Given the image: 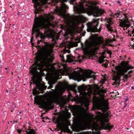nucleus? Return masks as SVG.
Returning a JSON list of instances; mask_svg holds the SVG:
<instances>
[{
	"instance_id": "nucleus-1",
	"label": "nucleus",
	"mask_w": 134,
	"mask_h": 134,
	"mask_svg": "<svg viewBox=\"0 0 134 134\" xmlns=\"http://www.w3.org/2000/svg\"><path fill=\"white\" fill-rule=\"evenodd\" d=\"M44 43L46 50L42 58H37L34 63L32 64L31 66V69L30 70V72L34 77L36 76L37 73H39L37 71V70H40L45 67H47L50 63L53 62L54 59L52 57L49 58L51 52L50 50L48 49L49 48L50 50H53V47L54 46V44L49 43L45 42Z\"/></svg>"
},
{
	"instance_id": "nucleus-2",
	"label": "nucleus",
	"mask_w": 134,
	"mask_h": 134,
	"mask_svg": "<svg viewBox=\"0 0 134 134\" xmlns=\"http://www.w3.org/2000/svg\"><path fill=\"white\" fill-rule=\"evenodd\" d=\"M55 17H35L34 19V24L32 28V35L36 33V38L40 36V29L42 30L46 28L47 25L50 22L49 19L53 20Z\"/></svg>"
},
{
	"instance_id": "nucleus-3",
	"label": "nucleus",
	"mask_w": 134,
	"mask_h": 134,
	"mask_svg": "<svg viewBox=\"0 0 134 134\" xmlns=\"http://www.w3.org/2000/svg\"><path fill=\"white\" fill-rule=\"evenodd\" d=\"M96 38L94 36L92 37L93 41L91 42L86 40L84 44L81 42V49L85 53L91 55L95 54L99 48L97 46L99 44V42L96 40Z\"/></svg>"
},
{
	"instance_id": "nucleus-4",
	"label": "nucleus",
	"mask_w": 134,
	"mask_h": 134,
	"mask_svg": "<svg viewBox=\"0 0 134 134\" xmlns=\"http://www.w3.org/2000/svg\"><path fill=\"white\" fill-rule=\"evenodd\" d=\"M98 113L101 115L98 118V120L101 124L102 129L105 130H108L109 131L114 127L113 125H110L109 123L106 124L109 121V117L100 111H98Z\"/></svg>"
},
{
	"instance_id": "nucleus-5",
	"label": "nucleus",
	"mask_w": 134,
	"mask_h": 134,
	"mask_svg": "<svg viewBox=\"0 0 134 134\" xmlns=\"http://www.w3.org/2000/svg\"><path fill=\"white\" fill-rule=\"evenodd\" d=\"M99 19H93V21L91 22H88L86 25L88 28L87 31L88 32H100L101 29L99 28L98 29L97 27L99 24Z\"/></svg>"
},
{
	"instance_id": "nucleus-6",
	"label": "nucleus",
	"mask_w": 134,
	"mask_h": 134,
	"mask_svg": "<svg viewBox=\"0 0 134 134\" xmlns=\"http://www.w3.org/2000/svg\"><path fill=\"white\" fill-rule=\"evenodd\" d=\"M87 14L90 16L93 15V17L104 16L106 13L103 9L93 7L89 9L87 12Z\"/></svg>"
},
{
	"instance_id": "nucleus-7",
	"label": "nucleus",
	"mask_w": 134,
	"mask_h": 134,
	"mask_svg": "<svg viewBox=\"0 0 134 134\" xmlns=\"http://www.w3.org/2000/svg\"><path fill=\"white\" fill-rule=\"evenodd\" d=\"M42 0H32V2L34 3L36 9L34 11L35 14V17H48L44 16L43 14L44 13L43 9L41 8L40 6V3L38 1L41 2ZM49 17H53L49 16Z\"/></svg>"
},
{
	"instance_id": "nucleus-8",
	"label": "nucleus",
	"mask_w": 134,
	"mask_h": 134,
	"mask_svg": "<svg viewBox=\"0 0 134 134\" xmlns=\"http://www.w3.org/2000/svg\"><path fill=\"white\" fill-rule=\"evenodd\" d=\"M57 14L60 17H85L83 15H74L73 16L70 15L69 14L67 15L66 12L62 10L58 9L57 10Z\"/></svg>"
},
{
	"instance_id": "nucleus-9",
	"label": "nucleus",
	"mask_w": 134,
	"mask_h": 134,
	"mask_svg": "<svg viewBox=\"0 0 134 134\" xmlns=\"http://www.w3.org/2000/svg\"><path fill=\"white\" fill-rule=\"evenodd\" d=\"M30 127L27 129L25 125H24L23 126V128L21 129L22 131L25 132L27 134H37V129H34L30 128Z\"/></svg>"
},
{
	"instance_id": "nucleus-10",
	"label": "nucleus",
	"mask_w": 134,
	"mask_h": 134,
	"mask_svg": "<svg viewBox=\"0 0 134 134\" xmlns=\"http://www.w3.org/2000/svg\"><path fill=\"white\" fill-rule=\"evenodd\" d=\"M83 75L81 74L79 71H74V72H72L70 74L69 76L70 77L74 79H81L82 78Z\"/></svg>"
},
{
	"instance_id": "nucleus-11",
	"label": "nucleus",
	"mask_w": 134,
	"mask_h": 134,
	"mask_svg": "<svg viewBox=\"0 0 134 134\" xmlns=\"http://www.w3.org/2000/svg\"><path fill=\"white\" fill-rule=\"evenodd\" d=\"M97 124L96 122H94L92 124H90L88 125L87 128L84 127H82L80 128V130H83L86 129H91L93 131L95 130L97 128Z\"/></svg>"
},
{
	"instance_id": "nucleus-12",
	"label": "nucleus",
	"mask_w": 134,
	"mask_h": 134,
	"mask_svg": "<svg viewBox=\"0 0 134 134\" xmlns=\"http://www.w3.org/2000/svg\"><path fill=\"white\" fill-rule=\"evenodd\" d=\"M119 20L121 26L122 27L124 26H125L129 27L131 25L130 22L128 20L119 19Z\"/></svg>"
},
{
	"instance_id": "nucleus-13",
	"label": "nucleus",
	"mask_w": 134,
	"mask_h": 134,
	"mask_svg": "<svg viewBox=\"0 0 134 134\" xmlns=\"http://www.w3.org/2000/svg\"><path fill=\"white\" fill-rule=\"evenodd\" d=\"M93 98V102L96 105H98L97 108L98 109V106L102 105L101 104V99L99 97L96 96H94Z\"/></svg>"
},
{
	"instance_id": "nucleus-14",
	"label": "nucleus",
	"mask_w": 134,
	"mask_h": 134,
	"mask_svg": "<svg viewBox=\"0 0 134 134\" xmlns=\"http://www.w3.org/2000/svg\"><path fill=\"white\" fill-rule=\"evenodd\" d=\"M109 109V107L108 106V104H107L105 106V108H104L102 105L98 106V109L101 110L103 112H105L107 111Z\"/></svg>"
},
{
	"instance_id": "nucleus-15",
	"label": "nucleus",
	"mask_w": 134,
	"mask_h": 134,
	"mask_svg": "<svg viewBox=\"0 0 134 134\" xmlns=\"http://www.w3.org/2000/svg\"><path fill=\"white\" fill-rule=\"evenodd\" d=\"M64 123L63 122V125L61 126L60 127V129L63 130L65 132L68 133H71L72 131L69 129L68 126L64 127Z\"/></svg>"
},
{
	"instance_id": "nucleus-16",
	"label": "nucleus",
	"mask_w": 134,
	"mask_h": 134,
	"mask_svg": "<svg viewBox=\"0 0 134 134\" xmlns=\"http://www.w3.org/2000/svg\"><path fill=\"white\" fill-rule=\"evenodd\" d=\"M86 76L87 78H93L94 80H96V77L93 74L91 73H87L86 74Z\"/></svg>"
},
{
	"instance_id": "nucleus-17",
	"label": "nucleus",
	"mask_w": 134,
	"mask_h": 134,
	"mask_svg": "<svg viewBox=\"0 0 134 134\" xmlns=\"http://www.w3.org/2000/svg\"><path fill=\"white\" fill-rule=\"evenodd\" d=\"M56 120V118L55 117L53 118L52 119V122L54 123L55 124H57V125H58L59 126V127L63 125V122H60L59 121H55Z\"/></svg>"
},
{
	"instance_id": "nucleus-18",
	"label": "nucleus",
	"mask_w": 134,
	"mask_h": 134,
	"mask_svg": "<svg viewBox=\"0 0 134 134\" xmlns=\"http://www.w3.org/2000/svg\"><path fill=\"white\" fill-rule=\"evenodd\" d=\"M134 68V66H132L129 64L125 65L124 71L125 72H127V71L130 69H132Z\"/></svg>"
},
{
	"instance_id": "nucleus-19",
	"label": "nucleus",
	"mask_w": 134,
	"mask_h": 134,
	"mask_svg": "<svg viewBox=\"0 0 134 134\" xmlns=\"http://www.w3.org/2000/svg\"><path fill=\"white\" fill-rule=\"evenodd\" d=\"M40 37L43 41H44V39L46 38L47 37L42 33L40 32Z\"/></svg>"
},
{
	"instance_id": "nucleus-20",
	"label": "nucleus",
	"mask_w": 134,
	"mask_h": 134,
	"mask_svg": "<svg viewBox=\"0 0 134 134\" xmlns=\"http://www.w3.org/2000/svg\"><path fill=\"white\" fill-rule=\"evenodd\" d=\"M41 92L37 90V88H34L33 92V95L34 96L36 95L37 94H39Z\"/></svg>"
},
{
	"instance_id": "nucleus-21",
	"label": "nucleus",
	"mask_w": 134,
	"mask_h": 134,
	"mask_svg": "<svg viewBox=\"0 0 134 134\" xmlns=\"http://www.w3.org/2000/svg\"><path fill=\"white\" fill-rule=\"evenodd\" d=\"M78 88L80 90L85 89L86 88V86L84 84H83L79 86Z\"/></svg>"
},
{
	"instance_id": "nucleus-22",
	"label": "nucleus",
	"mask_w": 134,
	"mask_h": 134,
	"mask_svg": "<svg viewBox=\"0 0 134 134\" xmlns=\"http://www.w3.org/2000/svg\"><path fill=\"white\" fill-rule=\"evenodd\" d=\"M36 87H34V88H37V89H38L40 90L41 89V85L40 83H38L37 84H36Z\"/></svg>"
},
{
	"instance_id": "nucleus-23",
	"label": "nucleus",
	"mask_w": 134,
	"mask_h": 134,
	"mask_svg": "<svg viewBox=\"0 0 134 134\" xmlns=\"http://www.w3.org/2000/svg\"><path fill=\"white\" fill-rule=\"evenodd\" d=\"M105 19L107 21V23L108 24H111L112 23L111 19L110 18H110L109 19L106 17Z\"/></svg>"
},
{
	"instance_id": "nucleus-24",
	"label": "nucleus",
	"mask_w": 134,
	"mask_h": 134,
	"mask_svg": "<svg viewBox=\"0 0 134 134\" xmlns=\"http://www.w3.org/2000/svg\"><path fill=\"white\" fill-rule=\"evenodd\" d=\"M84 2H86L87 3V4L86 5V6H87L89 8H90L91 7V4L89 1H86V0H85Z\"/></svg>"
},
{
	"instance_id": "nucleus-25",
	"label": "nucleus",
	"mask_w": 134,
	"mask_h": 134,
	"mask_svg": "<svg viewBox=\"0 0 134 134\" xmlns=\"http://www.w3.org/2000/svg\"><path fill=\"white\" fill-rule=\"evenodd\" d=\"M57 82V80L54 79L52 80L50 82L51 84L52 85L54 84Z\"/></svg>"
},
{
	"instance_id": "nucleus-26",
	"label": "nucleus",
	"mask_w": 134,
	"mask_h": 134,
	"mask_svg": "<svg viewBox=\"0 0 134 134\" xmlns=\"http://www.w3.org/2000/svg\"><path fill=\"white\" fill-rule=\"evenodd\" d=\"M90 132L91 133V132L90 131L89 132L88 131H85V132H80V133H79L76 134H89V133Z\"/></svg>"
},
{
	"instance_id": "nucleus-27",
	"label": "nucleus",
	"mask_w": 134,
	"mask_h": 134,
	"mask_svg": "<svg viewBox=\"0 0 134 134\" xmlns=\"http://www.w3.org/2000/svg\"><path fill=\"white\" fill-rule=\"evenodd\" d=\"M51 104H49L48 103L47 105L46 106V108L48 109L49 110L50 109H52L51 108Z\"/></svg>"
},
{
	"instance_id": "nucleus-28",
	"label": "nucleus",
	"mask_w": 134,
	"mask_h": 134,
	"mask_svg": "<svg viewBox=\"0 0 134 134\" xmlns=\"http://www.w3.org/2000/svg\"><path fill=\"white\" fill-rule=\"evenodd\" d=\"M115 69L116 70L119 71L121 69V67L120 65H118L115 67Z\"/></svg>"
},
{
	"instance_id": "nucleus-29",
	"label": "nucleus",
	"mask_w": 134,
	"mask_h": 134,
	"mask_svg": "<svg viewBox=\"0 0 134 134\" xmlns=\"http://www.w3.org/2000/svg\"><path fill=\"white\" fill-rule=\"evenodd\" d=\"M105 60L103 59H100L99 60L98 62L100 64H102L103 63V62Z\"/></svg>"
},
{
	"instance_id": "nucleus-30",
	"label": "nucleus",
	"mask_w": 134,
	"mask_h": 134,
	"mask_svg": "<svg viewBox=\"0 0 134 134\" xmlns=\"http://www.w3.org/2000/svg\"><path fill=\"white\" fill-rule=\"evenodd\" d=\"M12 25L13 30H14L16 29V27L15 26V25L14 24H13Z\"/></svg>"
},
{
	"instance_id": "nucleus-31",
	"label": "nucleus",
	"mask_w": 134,
	"mask_h": 134,
	"mask_svg": "<svg viewBox=\"0 0 134 134\" xmlns=\"http://www.w3.org/2000/svg\"><path fill=\"white\" fill-rule=\"evenodd\" d=\"M33 84L34 85H36V84H37L38 83L35 80H33Z\"/></svg>"
},
{
	"instance_id": "nucleus-32",
	"label": "nucleus",
	"mask_w": 134,
	"mask_h": 134,
	"mask_svg": "<svg viewBox=\"0 0 134 134\" xmlns=\"http://www.w3.org/2000/svg\"><path fill=\"white\" fill-rule=\"evenodd\" d=\"M17 132L18 133H21V132L22 131L21 129H18L17 130Z\"/></svg>"
},
{
	"instance_id": "nucleus-33",
	"label": "nucleus",
	"mask_w": 134,
	"mask_h": 134,
	"mask_svg": "<svg viewBox=\"0 0 134 134\" xmlns=\"http://www.w3.org/2000/svg\"><path fill=\"white\" fill-rule=\"evenodd\" d=\"M107 112V115H106L108 116H108L109 115L111 114V112L110 111H106Z\"/></svg>"
},
{
	"instance_id": "nucleus-34",
	"label": "nucleus",
	"mask_w": 134,
	"mask_h": 134,
	"mask_svg": "<svg viewBox=\"0 0 134 134\" xmlns=\"http://www.w3.org/2000/svg\"><path fill=\"white\" fill-rule=\"evenodd\" d=\"M63 18H64V19H66L67 18H68L69 17H63ZM70 18H80V17H70ZM81 18H83V19H85V18L86 17H81Z\"/></svg>"
},
{
	"instance_id": "nucleus-35",
	"label": "nucleus",
	"mask_w": 134,
	"mask_h": 134,
	"mask_svg": "<svg viewBox=\"0 0 134 134\" xmlns=\"http://www.w3.org/2000/svg\"><path fill=\"white\" fill-rule=\"evenodd\" d=\"M43 41H42V40H38L37 43L38 44H39L41 42H43Z\"/></svg>"
},
{
	"instance_id": "nucleus-36",
	"label": "nucleus",
	"mask_w": 134,
	"mask_h": 134,
	"mask_svg": "<svg viewBox=\"0 0 134 134\" xmlns=\"http://www.w3.org/2000/svg\"><path fill=\"white\" fill-rule=\"evenodd\" d=\"M67 59V60H69L70 59V56L69 55H66Z\"/></svg>"
},
{
	"instance_id": "nucleus-37",
	"label": "nucleus",
	"mask_w": 134,
	"mask_h": 134,
	"mask_svg": "<svg viewBox=\"0 0 134 134\" xmlns=\"http://www.w3.org/2000/svg\"><path fill=\"white\" fill-rule=\"evenodd\" d=\"M125 63H126V62L121 61V64L122 65H125Z\"/></svg>"
},
{
	"instance_id": "nucleus-38",
	"label": "nucleus",
	"mask_w": 134,
	"mask_h": 134,
	"mask_svg": "<svg viewBox=\"0 0 134 134\" xmlns=\"http://www.w3.org/2000/svg\"><path fill=\"white\" fill-rule=\"evenodd\" d=\"M124 104H125V105H124V107L122 108L123 109H124L125 108L126 106L127 105V104L126 103H124Z\"/></svg>"
},
{
	"instance_id": "nucleus-39",
	"label": "nucleus",
	"mask_w": 134,
	"mask_h": 134,
	"mask_svg": "<svg viewBox=\"0 0 134 134\" xmlns=\"http://www.w3.org/2000/svg\"><path fill=\"white\" fill-rule=\"evenodd\" d=\"M129 100V98L128 97V96L127 97V98L125 99V100L124 103H126V102Z\"/></svg>"
},
{
	"instance_id": "nucleus-40",
	"label": "nucleus",
	"mask_w": 134,
	"mask_h": 134,
	"mask_svg": "<svg viewBox=\"0 0 134 134\" xmlns=\"http://www.w3.org/2000/svg\"><path fill=\"white\" fill-rule=\"evenodd\" d=\"M130 62V61H127L126 62V63H125V65H127V64H129V63Z\"/></svg>"
},
{
	"instance_id": "nucleus-41",
	"label": "nucleus",
	"mask_w": 134,
	"mask_h": 134,
	"mask_svg": "<svg viewBox=\"0 0 134 134\" xmlns=\"http://www.w3.org/2000/svg\"><path fill=\"white\" fill-rule=\"evenodd\" d=\"M7 105H8V106H11V105H10V102H8L7 103Z\"/></svg>"
},
{
	"instance_id": "nucleus-42",
	"label": "nucleus",
	"mask_w": 134,
	"mask_h": 134,
	"mask_svg": "<svg viewBox=\"0 0 134 134\" xmlns=\"http://www.w3.org/2000/svg\"><path fill=\"white\" fill-rule=\"evenodd\" d=\"M107 24V27H110V24Z\"/></svg>"
},
{
	"instance_id": "nucleus-43",
	"label": "nucleus",
	"mask_w": 134,
	"mask_h": 134,
	"mask_svg": "<svg viewBox=\"0 0 134 134\" xmlns=\"http://www.w3.org/2000/svg\"><path fill=\"white\" fill-rule=\"evenodd\" d=\"M133 72V70H131L129 71L128 72V74H130L131 73H132Z\"/></svg>"
},
{
	"instance_id": "nucleus-44",
	"label": "nucleus",
	"mask_w": 134,
	"mask_h": 134,
	"mask_svg": "<svg viewBox=\"0 0 134 134\" xmlns=\"http://www.w3.org/2000/svg\"><path fill=\"white\" fill-rule=\"evenodd\" d=\"M120 12H119V13H118L116 14H118V15H117V17H118V16H120Z\"/></svg>"
},
{
	"instance_id": "nucleus-45",
	"label": "nucleus",
	"mask_w": 134,
	"mask_h": 134,
	"mask_svg": "<svg viewBox=\"0 0 134 134\" xmlns=\"http://www.w3.org/2000/svg\"><path fill=\"white\" fill-rule=\"evenodd\" d=\"M96 134H100V131L97 132L96 133Z\"/></svg>"
},
{
	"instance_id": "nucleus-46",
	"label": "nucleus",
	"mask_w": 134,
	"mask_h": 134,
	"mask_svg": "<svg viewBox=\"0 0 134 134\" xmlns=\"http://www.w3.org/2000/svg\"><path fill=\"white\" fill-rule=\"evenodd\" d=\"M5 17H3V18H4V20H3V22H4V23H5V20H6V19H5Z\"/></svg>"
},
{
	"instance_id": "nucleus-47",
	"label": "nucleus",
	"mask_w": 134,
	"mask_h": 134,
	"mask_svg": "<svg viewBox=\"0 0 134 134\" xmlns=\"http://www.w3.org/2000/svg\"><path fill=\"white\" fill-rule=\"evenodd\" d=\"M11 109H12V110H11V111H13L14 110V109H12V108H11Z\"/></svg>"
},
{
	"instance_id": "nucleus-48",
	"label": "nucleus",
	"mask_w": 134,
	"mask_h": 134,
	"mask_svg": "<svg viewBox=\"0 0 134 134\" xmlns=\"http://www.w3.org/2000/svg\"><path fill=\"white\" fill-rule=\"evenodd\" d=\"M134 89V87L133 86H132L131 87V89L132 90H133Z\"/></svg>"
},
{
	"instance_id": "nucleus-49",
	"label": "nucleus",
	"mask_w": 134,
	"mask_h": 134,
	"mask_svg": "<svg viewBox=\"0 0 134 134\" xmlns=\"http://www.w3.org/2000/svg\"><path fill=\"white\" fill-rule=\"evenodd\" d=\"M68 0H63V2H67Z\"/></svg>"
},
{
	"instance_id": "nucleus-50",
	"label": "nucleus",
	"mask_w": 134,
	"mask_h": 134,
	"mask_svg": "<svg viewBox=\"0 0 134 134\" xmlns=\"http://www.w3.org/2000/svg\"><path fill=\"white\" fill-rule=\"evenodd\" d=\"M117 3H120V1L119 0L117 1Z\"/></svg>"
},
{
	"instance_id": "nucleus-51",
	"label": "nucleus",
	"mask_w": 134,
	"mask_h": 134,
	"mask_svg": "<svg viewBox=\"0 0 134 134\" xmlns=\"http://www.w3.org/2000/svg\"><path fill=\"white\" fill-rule=\"evenodd\" d=\"M117 83L119 85H120V81L117 82Z\"/></svg>"
},
{
	"instance_id": "nucleus-52",
	"label": "nucleus",
	"mask_w": 134,
	"mask_h": 134,
	"mask_svg": "<svg viewBox=\"0 0 134 134\" xmlns=\"http://www.w3.org/2000/svg\"><path fill=\"white\" fill-rule=\"evenodd\" d=\"M85 58V57H82V59L83 60Z\"/></svg>"
},
{
	"instance_id": "nucleus-53",
	"label": "nucleus",
	"mask_w": 134,
	"mask_h": 134,
	"mask_svg": "<svg viewBox=\"0 0 134 134\" xmlns=\"http://www.w3.org/2000/svg\"><path fill=\"white\" fill-rule=\"evenodd\" d=\"M13 122H15V121L14 120L13 121H10V123H12Z\"/></svg>"
},
{
	"instance_id": "nucleus-54",
	"label": "nucleus",
	"mask_w": 134,
	"mask_h": 134,
	"mask_svg": "<svg viewBox=\"0 0 134 134\" xmlns=\"http://www.w3.org/2000/svg\"><path fill=\"white\" fill-rule=\"evenodd\" d=\"M104 66L105 67V68H107L108 67V65L107 64L106 65H105V66Z\"/></svg>"
},
{
	"instance_id": "nucleus-55",
	"label": "nucleus",
	"mask_w": 134,
	"mask_h": 134,
	"mask_svg": "<svg viewBox=\"0 0 134 134\" xmlns=\"http://www.w3.org/2000/svg\"><path fill=\"white\" fill-rule=\"evenodd\" d=\"M97 38H98V40L99 41H100V39L99 38V37H97Z\"/></svg>"
},
{
	"instance_id": "nucleus-56",
	"label": "nucleus",
	"mask_w": 134,
	"mask_h": 134,
	"mask_svg": "<svg viewBox=\"0 0 134 134\" xmlns=\"http://www.w3.org/2000/svg\"><path fill=\"white\" fill-rule=\"evenodd\" d=\"M52 40L53 41H55V39L54 38Z\"/></svg>"
},
{
	"instance_id": "nucleus-57",
	"label": "nucleus",
	"mask_w": 134,
	"mask_h": 134,
	"mask_svg": "<svg viewBox=\"0 0 134 134\" xmlns=\"http://www.w3.org/2000/svg\"><path fill=\"white\" fill-rule=\"evenodd\" d=\"M82 7L83 8V9H84V5H82Z\"/></svg>"
},
{
	"instance_id": "nucleus-58",
	"label": "nucleus",
	"mask_w": 134,
	"mask_h": 134,
	"mask_svg": "<svg viewBox=\"0 0 134 134\" xmlns=\"http://www.w3.org/2000/svg\"><path fill=\"white\" fill-rule=\"evenodd\" d=\"M84 25L83 24H82V27H84Z\"/></svg>"
},
{
	"instance_id": "nucleus-59",
	"label": "nucleus",
	"mask_w": 134,
	"mask_h": 134,
	"mask_svg": "<svg viewBox=\"0 0 134 134\" xmlns=\"http://www.w3.org/2000/svg\"><path fill=\"white\" fill-rule=\"evenodd\" d=\"M42 119H43V120H44L45 119V118L44 117H42Z\"/></svg>"
},
{
	"instance_id": "nucleus-60",
	"label": "nucleus",
	"mask_w": 134,
	"mask_h": 134,
	"mask_svg": "<svg viewBox=\"0 0 134 134\" xmlns=\"http://www.w3.org/2000/svg\"><path fill=\"white\" fill-rule=\"evenodd\" d=\"M13 4L12 5H10V7H11V8H12L13 7Z\"/></svg>"
},
{
	"instance_id": "nucleus-61",
	"label": "nucleus",
	"mask_w": 134,
	"mask_h": 134,
	"mask_svg": "<svg viewBox=\"0 0 134 134\" xmlns=\"http://www.w3.org/2000/svg\"><path fill=\"white\" fill-rule=\"evenodd\" d=\"M61 57H62V59H64V57L63 56H62Z\"/></svg>"
},
{
	"instance_id": "nucleus-62",
	"label": "nucleus",
	"mask_w": 134,
	"mask_h": 134,
	"mask_svg": "<svg viewBox=\"0 0 134 134\" xmlns=\"http://www.w3.org/2000/svg\"><path fill=\"white\" fill-rule=\"evenodd\" d=\"M79 42H77L76 43V44H77V45H76V46H77V43H79Z\"/></svg>"
},
{
	"instance_id": "nucleus-63",
	"label": "nucleus",
	"mask_w": 134,
	"mask_h": 134,
	"mask_svg": "<svg viewBox=\"0 0 134 134\" xmlns=\"http://www.w3.org/2000/svg\"><path fill=\"white\" fill-rule=\"evenodd\" d=\"M126 56L125 55L124 56V58H126Z\"/></svg>"
},
{
	"instance_id": "nucleus-64",
	"label": "nucleus",
	"mask_w": 134,
	"mask_h": 134,
	"mask_svg": "<svg viewBox=\"0 0 134 134\" xmlns=\"http://www.w3.org/2000/svg\"><path fill=\"white\" fill-rule=\"evenodd\" d=\"M5 69H6V70H7V69H9V68H6Z\"/></svg>"
}]
</instances>
